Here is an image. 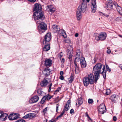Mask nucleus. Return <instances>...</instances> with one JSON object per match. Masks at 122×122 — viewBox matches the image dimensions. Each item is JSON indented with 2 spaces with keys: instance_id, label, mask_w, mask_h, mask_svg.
I'll list each match as a JSON object with an SVG mask.
<instances>
[{
  "instance_id": "obj_63",
  "label": "nucleus",
  "mask_w": 122,
  "mask_h": 122,
  "mask_svg": "<svg viewBox=\"0 0 122 122\" xmlns=\"http://www.w3.org/2000/svg\"><path fill=\"white\" fill-rule=\"evenodd\" d=\"M85 115L86 116H87V117H89V116L88 115V113L86 112L85 113Z\"/></svg>"
},
{
  "instance_id": "obj_9",
  "label": "nucleus",
  "mask_w": 122,
  "mask_h": 122,
  "mask_svg": "<svg viewBox=\"0 0 122 122\" xmlns=\"http://www.w3.org/2000/svg\"><path fill=\"white\" fill-rule=\"evenodd\" d=\"M92 5L91 6V8L92 9V12L94 13L96 10L97 5L96 3V0H92L91 2Z\"/></svg>"
},
{
  "instance_id": "obj_20",
  "label": "nucleus",
  "mask_w": 122,
  "mask_h": 122,
  "mask_svg": "<svg viewBox=\"0 0 122 122\" xmlns=\"http://www.w3.org/2000/svg\"><path fill=\"white\" fill-rule=\"evenodd\" d=\"M52 61V60L49 59H47L45 60V64L46 67H49L51 66Z\"/></svg>"
},
{
  "instance_id": "obj_18",
  "label": "nucleus",
  "mask_w": 122,
  "mask_h": 122,
  "mask_svg": "<svg viewBox=\"0 0 122 122\" xmlns=\"http://www.w3.org/2000/svg\"><path fill=\"white\" fill-rule=\"evenodd\" d=\"M113 5V4L111 0H109L107 3H106V6L108 8L112 9Z\"/></svg>"
},
{
  "instance_id": "obj_4",
  "label": "nucleus",
  "mask_w": 122,
  "mask_h": 122,
  "mask_svg": "<svg viewBox=\"0 0 122 122\" xmlns=\"http://www.w3.org/2000/svg\"><path fill=\"white\" fill-rule=\"evenodd\" d=\"M36 23L37 24H40V27L41 29L39 30V32L40 34L41 33L44 32L43 31L41 32V30H46L47 25L45 23L43 22H41L39 20L37 21Z\"/></svg>"
},
{
  "instance_id": "obj_60",
  "label": "nucleus",
  "mask_w": 122,
  "mask_h": 122,
  "mask_svg": "<svg viewBox=\"0 0 122 122\" xmlns=\"http://www.w3.org/2000/svg\"><path fill=\"white\" fill-rule=\"evenodd\" d=\"M88 117V118L89 121L90 122H92V120L90 117L89 116V117Z\"/></svg>"
},
{
  "instance_id": "obj_25",
  "label": "nucleus",
  "mask_w": 122,
  "mask_h": 122,
  "mask_svg": "<svg viewBox=\"0 0 122 122\" xmlns=\"http://www.w3.org/2000/svg\"><path fill=\"white\" fill-rule=\"evenodd\" d=\"M116 9L117 11L119 14L121 15H122V8L117 5Z\"/></svg>"
},
{
  "instance_id": "obj_39",
  "label": "nucleus",
  "mask_w": 122,
  "mask_h": 122,
  "mask_svg": "<svg viewBox=\"0 0 122 122\" xmlns=\"http://www.w3.org/2000/svg\"><path fill=\"white\" fill-rule=\"evenodd\" d=\"M68 80L70 83H71L73 81L72 76H71L70 77L68 78Z\"/></svg>"
},
{
  "instance_id": "obj_58",
  "label": "nucleus",
  "mask_w": 122,
  "mask_h": 122,
  "mask_svg": "<svg viewBox=\"0 0 122 122\" xmlns=\"http://www.w3.org/2000/svg\"><path fill=\"white\" fill-rule=\"evenodd\" d=\"M29 1L32 2H35L36 0H28Z\"/></svg>"
},
{
  "instance_id": "obj_35",
  "label": "nucleus",
  "mask_w": 122,
  "mask_h": 122,
  "mask_svg": "<svg viewBox=\"0 0 122 122\" xmlns=\"http://www.w3.org/2000/svg\"><path fill=\"white\" fill-rule=\"evenodd\" d=\"M44 71L46 72L47 73L45 74V75L46 76V75H49L50 73V72L51 71L49 69H47L46 70Z\"/></svg>"
},
{
  "instance_id": "obj_8",
  "label": "nucleus",
  "mask_w": 122,
  "mask_h": 122,
  "mask_svg": "<svg viewBox=\"0 0 122 122\" xmlns=\"http://www.w3.org/2000/svg\"><path fill=\"white\" fill-rule=\"evenodd\" d=\"M81 12H82V9L81 8H80V9H79V6L77 10L76 13V17L78 20H80L81 18Z\"/></svg>"
},
{
  "instance_id": "obj_59",
  "label": "nucleus",
  "mask_w": 122,
  "mask_h": 122,
  "mask_svg": "<svg viewBox=\"0 0 122 122\" xmlns=\"http://www.w3.org/2000/svg\"><path fill=\"white\" fill-rule=\"evenodd\" d=\"M60 74L61 76H62V75L63 74V72L62 71H61L60 72Z\"/></svg>"
},
{
  "instance_id": "obj_47",
  "label": "nucleus",
  "mask_w": 122,
  "mask_h": 122,
  "mask_svg": "<svg viewBox=\"0 0 122 122\" xmlns=\"http://www.w3.org/2000/svg\"><path fill=\"white\" fill-rule=\"evenodd\" d=\"M110 48L109 47H108L107 48L108 50L107 51V53L108 54H110L111 53V51L110 49Z\"/></svg>"
},
{
  "instance_id": "obj_42",
  "label": "nucleus",
  "mask_w": 122,
  "mask_h": 122,
  "mask_svg": "<svg viewBox=\"0 0 122 122\" xmlns=\"http://www.w3.org/2000/svg\"><path fill=\"white\" fill-rule=\"evenodd\" d=\"M110 89H108L106 90V94L107 95H109L110 93Z\"/></svg>"
},
{
  "instance_id": "obj_27",
  "label": "nucleus",
  "mask_w": 122,
  "mask_h": 122,
  "mask_svg": "<svg viewBox=\"0 0 122 122\" xmlns=\"http://www.w3.org/2000/svg\"><path fill=\"white\" fill-rule=\"evenodd\" d=\"M37 92L39 95L42 96L44 93V92L41 91V88H39L37 90Z\"/></svg>"
},
{
  "instance_id": "obj_45",
  "label": "nucleus",
  "mask_w": 122,
  "mask_h": 122,
  "mask_svg": "<svg viewBox=\"0 0 122 122\" xmlns=\"http://www.w3.org/2000/svg\"><path fill=\"white\" fill-rule=\"evenodd\" d=\"M52 85V83H51L49 85V90L48 91L49 92H50L51 91V87Z\"/></svg>"
},
{
  "instance_id": "obj_51",
  "label": "nucleus",
  "mask_w": 122,
  "mask_h": 122,
  "mask_svg": "<svg viewBox=\"0 0 122 122\" xmlns=\"http://www.w3.org/2000/svg\"><path fill=\"white\" fill-rule=\"evenodd\" d=\"M74 113V110L73 109H71L70 111V113L72 114V113Z\"/></svg>"
},
{
  "instance_id": "obj_30",
  "label": "nucleus",
  "mask_w": 122,
  "mask_h": 122,
  "mask_svg": "<svg viewBox=\"0 0 122 122\" xmlns=\"http://www.w3.org/2000/svg\"><path fill=\"white\" fill-rule=\"evenodd\" d=\"M13 114H11L8 116V118L10 120H14V117Z\"/></svg>"
},
{
  "instance_id": "obj_54",
  "label": "nucleus",
  "mask_w": 122,
  "mask_h": 122,
  "mask_svg": "<svg viewBox=\"0 0 122 122\" xmlns=\"http://www.w3.org/2000/svg\"><path fill=\"white\" fill-rule=\"evenodd\" d=\"M113 120L114 121H116L117 120V118L116 116H114L113 117Z\"/></svg>"
},
{
  "instance_id": "obj_55",
  "label": "nucleus",
  "mask_w": 122,
  "mask_h": 122,
  "mask_svg": "<svg viewBox=\"0 0 122 122\" xmlns=\"http://www.w3.org/2000/svg\"><path fill=\"white\" fill-rule=\"evenodd\" d=\"M59 104H56V111L57 112V110L59 108Z\"/></svg>"
},
{
  "instance_id": "obj_62",
  "label": "nucleus",
  "mask_w": 122,
  "mask_h": 122,
  "mask_svg": "<svg viewBox=\"0 0 122 122\" xmlns=\"http://www.w3.org/2000/svg\"><path fill=\"white\" fill-rule=\"evenodd\" d=\"M119 66L121 68V69L122 70V64L119 65Z\"/></svg>"
},
{
  "instance_id": "obj_5",
  "label": "nucleus",
  "mask_w": 122,
  "mask_h": 122,
  "mask_svg": "<svg viewBox=\"0 0 122 122\" xmlns=\"http://www.w3.org/2000/svg\"><path fill=\"white\" fill-rule=\"evenodd\" d=\"M51 35L50 33H47L45 35L43 42V44H48L51 39Z\"/></svg>"
},
{
  "instance_id": "obj_34",
  "label": "nucleus",
  "mask_w": 122,
  "mask_h": 122,
  "mask_svg": "<svg viewBox=\"0 0 122 122\" xmlns=\"http://www.w3.org/2000/svg\"><path fill=\"white\" fill-rule=\"evenodd\" d=\"M14 120H15L19 117V114H13Z\"/></svg>"
},
{
  "instance_id": "obj_7",
  "label": "nucleus",
  "mask_w": 122,
  "mask_h": 122,
  "mask_svg": "<svg viewBox=\"0 0 122 122\" xmlns=\"http://www.w3.org/2000/svg\"><path fill=\"white\" fill-rule=\"evenodd\" d=\"M42 9L41 5L40 4L36 3L35 4L33 11L35 12L41 11Z\"/></svg>"
},
{
  "instance_id": "obj_23",
  "label": "nucleus",
  "mask_w": 122,
  "mask_h": 122,
  "mask_svg": "<svg viewBox=\"0 0 122 122\" xmlns=\"http://www.w3.org/2000/svg\"><path fill=\"white\" fill-rule=\"evenodd\" d=\"M74 67L75 72L76 74H77L79 72V68L77 64L75 62Z\"/></svg>"
},
{
  "instance_id": "obj_41",
  "label": "nucleus",
  "mask_w": 122,
  "mask_h": 122,
  "mask_svg": "<svg viewBox=\"0 0 122 122\" xmlns=\"http://www.w3.org/2000/svg\"><path fill=\"white\" fill-rule=\"evenodd\" d=\"M45 97H43L42 98L41 101V104H43L45 102V101L46 100Z\"/></svg>"
},
{
  "instance_id": "obj_37",
  "label": "nucleus",
  "mask_w": 122,
  "mask_h": 122,
  "mask_svg": "<svg viewBox=\"0 0 122 122\" xmlns=\"http://www.w3.org/2000/svg\"><path fill=\"white\" fill-rule=\"evenodd\" d=\"M64 112H62V113L59 116H58L56 119V120H57L58 119L60 118L64 114Z\"/></svg>"
},
{
  "instance_id": "obj_6",
  "label": "nucleus",
  "mask_w": 122,
  "mask_h": 122,
  "mask_svg": "<svg viewBox=\"0 0 122 122\" xmlns=\"http://www.w3.org/2000/svg\"><path fill=\"white\" fill-rule=\"evenodd\" d=\"M106 109L105 105L103 104H101L99 109V112L100 114H103L106 112Z\"/></svg>"
},
{
  "instance_id": "obj_16",
  "label": "nucleus",
  "mask_w": 122,
  "mask_h": 122,
  "mask_svg": "<svg viewBox=\"0 0 122 122\" xmlns=\"http://www.w3.org/2000/svg\"><path fill=\"white\" fill-rule=\"evenodd\" d=\"M70 100H68L66 102L65 106H64L63 112L65 113V112L67 111L69 109L70 103Z\"/></svg>"
},
{
  "instance_id": "obj_36",
  "label": "nucleus",
  "mask_w": 122,
  "mask_h": 122,
  "mask_svg": "<svg viewBox=\"0 0 122 122\" xmlns=\"http://www.w3.org/2000/svg\"><path fill=\"white\" fill-rule=\"evenodd\" d=\"M64 112H62V113L59 116H58L56 119V120H57L58 119L60 118L64 114Z\"/></svg>"
},
{
  "instance_id": "obj_22",
  "label": "nucleus",
  "mask_w": 122,
  "mask_h": 122,
  "mask_svg": "<svg viewBox=\"0 0 122 122\" xmlns=\"http://www.w3.org/2000/svg\"><path fill=\"white\" fill-rule=\"evenodd\" d=\"M34 117L33 114L32 113H29L27 114L23 117L24 119L28 118H31Z\"/></svg>"
},
{
  "instance_id": "obj_50",
  "label": "nucleus",
  "mask_w": 122,
  "mask_h": 122,
  "mask_svg": "<svg viewBox=\"0 0 122 122\" xmlns=\"http://www.w3.org/2000/svg\"><path fill=\"white\" fill-rule=\"evenodd\" d=\"M61 90V87H58L57 89L55 91V92H59Z\"/></svg>"
},
{
  "instance_id": "obj_24",
  "label": "nucleus",
  "mask_w": 122,
  "mask_h": 122,
  "mask_svg": "<svg viewBox=\"0 0 122 122\" xmlns=\"http://www.w3.org/2000/svg\"><path fill=\"white\" fill-rule=\"evenodd\" d=\"M47 45H45L44 47L43 48V50L44 51H47L49 50L50 49V45L48 43L46 44Z\"/></svg>"
},
{
  "instance_id": "obj_1",
  "label": "nucleus",
  "mask_w": 122,
  "mask_h": 122,
  "mask_svg": "<svg viewBox=\"0 0 122 122\" xmlns=\"http://www.w3.org/2000/svg\"><path fill=\"white\" fill-rule=\"evenodd\" d=\"M94 80L96 81L94 76L92 74L88 75L87 76L84 77L83 79V83L84 86H87L89 84H92L94 83Z\"/></svg>"
},
{
  "instance_id": "obj_12",
  "label": "nucleus",
  "mask_w": 122,
  "mask_h": 122,
  "mask_svg": "<svg viewBox=\"0 0 122 122\" xmlns=\"http://www.w3.org/2000/svg\"><path fill=\"white\" fill-rule=\"evenodd\" d=\"M80 55V50L79 49H77L76 51V58L74 62H75L76 63V62L79 61Z\"/></svg>"
},
{
  "instance_id": "obj_26",
  "label": "nucleus",
  "mask_w": 122,
  "mask_h": 122,
  "mask_svg": "<svg viewBox=\"0 0 122 122\" xmlns=\"http://www.w3.org/2000/svg\"><path fill=\"white\" fill-rule=\"evenodd\" d=\"M67 55H68V58L70 59L71 58L73 55V52L72 51H68Z\"/></svg>"
},
{
  "instance_id": "obj_57",
  "label": "nucleus",
  "mask_w": 122,
  "mask_h": 122,
  "mask_svg": "<svg viewBox=\"0 0 122 122\" xmlns=\"http://www.w3.org/2000/svg\"><path fill=\"white\" fill-rule=\"evenodd\" d=\"M105 16L107 17H108L109 15H107L106 14H105V13H102Z\"/></svg>"
},
{
  "instance_id": "obj_61",
  "label": "nucleus",
  "mask_w": 122,
  "mask_h": 122,
  "mask_svg": "<svg viewBox=\"0 0 122 122\" xmlns=\"http://www.w3.org/2000/svg\"><path fill=\"white\" fill-rule=\"evenodd\" d=\"M56 120H51L49 121V122H56Z\"/></svg>"
},
{
  "instance_id": "obj_31",
  "label": "nucleus",
  "mask_w": 122,
  "mask_h": 122,
  "mask_svg": "<svg viewBox=\"0 0 122 122\" xmlns=\"http://www.w3.org/2000/svg\"><path fill=\"white\" fill-rule=\"evenodd\" d=\"M78 104L79 106L81 105L83 103V101L81 98H79L78 100Z\"/></svg>"
},
{
  "instance_id": "obj_3",
  "label": "nucleus",
  "mask_w": 122,
  "mask_h": 122,
  "mask_svg": "<svg viewBox=\"0 0 122 122\" xmlns=\"http://www.w3.org/2000/svg\"><path fill=\"white\" fill-rule=\"evenodd\" d=\"M33 16L34 19L36 21L39 20H43L44 19L45 17L44 12L41 11L34 12Z\"/></svg>"
},
{
  "instance_id": "obj_64",
  "label": "nucleus",
  "mask_w": 122,
  "mask_h": 122,
  "mask_svg": "<svg viewBox=\"0 0 122 122\" xmlns=\"http://www.w3.org/2000/svg\"><path fill=\"white\" fill-rule=\"evenodd\" d=\"M78 33H76L75 34V36L76 37H78Z\"/></svg>"
},
{
  "instance_id": "obj_19",
  "label": "nucleus",
  "mask_w": 122,
  "mask_h": 122,
  "mask_svg": "<svg viewBox=\"0 0 122 122\" xmlns=\"http://www.w3.org/2000/svg\"><path fill=\"white\" fill-rule=\"evenodd\" d=\"M99 35L100 40L102 41L106 39V34L105 33L102 32L100 33Z\"/></svg>"
},
{
  "instance_id": "obj_14",
  "label": "nucleus",
  "mask_w": 122,
  "mask_h": 122,
  "mask_svg": "<svg viewBox=\"0 0 122 122\" xmlns=\"http://www.w3.org/2000/svg\"><path fill=\"white\" fill-rule=\"evenodd\" d=\"M80 63L81 66L82 68H85L86 67V63L84 57H81V58Z\"/></svg>"
},
{
  "instance_id": "obj_13",
  "label": "nucleus",
  "mask_w": 122,
  "mask_h": 122,
  "mask_svg": "<svg viewBox=\"0 0 122 122\" xmlns=\"http://www.w3.org/2000/svg\"><path fill=\"white\" fill-rule=\"evenodd\" d=\"M8 115L6 113H4L2 111H0V119H1L2 120L5 121L7 119Z\"/></svg>"
},
{
  "instance_id": "obj_43",
  "label": "nucleus",
  "mask_w": 122,
  "mask_h": 122,
  "mask_svg": "<svg viewBox=\"0 0 122 122\" xmlns=\"http://www.w3.org/2000/svg\"><path fill=\"white\" fill-rule=\"evenodd\" d=\"M65 42L68 43H69L71 42V41L70 39H66L65 41Z\"/></svg>"
},
{
  "instance_id": "obj_44",
  "label": "nucleus",
  "mask_w": 122,
  "mask_h": 122,
  "mask_svg": "<svg viewBox=\"0 0 122 122\" xmlns=\"http://www.w3.org/2000/svg\"><path fill=\"white\" fill-rule=\"evenodd\" d=\"M68 48L70 49H68V51H72V46H71L69 45L68 46Z\"/></svg>"
},
{
  "instance_id": "obj_11",
  "label": "nucleus",
  "mask_w": 122,
  "mask_h": 122,
  "mask_svg": "<svg viewBox=\"0 0 122 122\" xmlns=\"http://www.w3.org/2000/svg\"><path fill=\"white\" fill-rule=\"evenodd\" d=\"M39 98L38 96H35L32 97L29 100V102L30 103H33L37 102L39 100Z\"/></svg>"
},
{
  "instance_id": "obj_28",
  "label": "nucleus",
  "mask_w": 122,
  "mask_h": 122,
  "mask_svg": "<svg viewBox=\"0 0 122 122\" xmlns=\"http://www.w3.org/2000/svg\"><path fill=\"white\" fill-rule=\"evenodd\" d=\"M105 66H104L103 68L102 69L103 71L102 72H101V73H102L103 76L104 78H105L106 77V71H105Z\"/></svg>"
},
{
  "instance_id": "obj_49",
  "label": "nucleus",
  "mask_w": 122,
  "mask_h": 122,
  "mask_svg": "<svg viewBox=\"0 0 122 122\" xmlns=\"http://www.w3.org/2000/svg\"><path fill=\"white\" fill-rule=\"evenodd\" d=\"M106 68L107 71L109 72L110 71L111 69L109 68L108 66L107 65H106Z\"/></svg>"
},
{
  "instance_id": "obj_21",
  "label": "nucleus",
  "mask_w": 122,
  "mask_h": 122,
  "mask_svg": "<svg viewBox=\"0 0 122 122\" xmlns=\"http://www.w3.org/2000/svg\"><path fill=\"white\" fill-rule=\"evenodd\" d=\"M53 31L54 32H57L60 30V28L56 25H54L52 27Z\"/></svg>"
},
{
  "instance_id": "obj_10",
  "label": "nucleus",
  "mask_w": 122,
  "mask_h": 122,
  "mask_svg": "<svg viewBox=\"0 0 122 122\" xmlns=\"http://www.w3.org/2000/svg\"><path fill=\"white\" fill-rule=\"evenodd\" d=\"M46 8V10L49 12L51 13H53L55 11V9L53 5H47Z\"/></svg>"
},
{
  "instance_id": "obj_40",
  "label": "nucleus",
  "mask_w": 122,
  "mask_h": 122,
  "mask_svg": "<svg viewBox=\"0 0 122 122\" xmlns=\"http://www.w3.org/2000/svg\"><path fill=\"white\" fill-rule=\"evenodd\" d=\"M89 104H92L93 102V100L92 99H89L88 101Z\"/></svg>"
},
{
  "instance_id": "obj_46",
  "label": "nucleus",
  "mask_w": 122,
  "mask_h": 122,
  "mask_svg": "<svg viewBox=\"0 0 122 122\" xmlns=\"http://www.w3.org/2000/svg\"><path fill=\"white\" fill-rule=\"evenodd\" d=\"M47 108L48 107H46L43 110L42 112L43 113H44V114H45L46 113V111L47 110Z\"/></svg>"
},
{
  "instance_id": "obj_17",
  "label": "nucleus",
  "mask_w": 122,
  "mask_h": 122,
  "mask_svg": "<svg viewBox=\"0 0 122 122\" xmlns=\"http://www.w3.org/2000/svg\"><path fill=\"white\" fill-rule=\"evenodd\" d=\"M47 79V78H45L43 81L41 82L40 85L41 86L45 87L47 85L48 81Z\"/></svg>"
},
{
  "instance_id": "obj_32",
  "label": "nucleus",
  "mask_w": 122,
  "mask_h": 122,
  "mask_svg": "<svg viewBox=\"0 0 122 122\" xmlns=\"http://www.w3.org/2000/svg\"><path fill=\"white\" fill-rule=\"evenodd\" d=\"M62 30H60V32H61L62 34H61V35L63 36L64 38H65L66 37V33L64 31H62Z\"/></svg>"
},
{
  "instance_id": "obj_53",
  "label": "nucleus",
  "mask_w": 122,
  "mask_h": 122,
  "mask_svg": "<svg viewBox=\"0 0 122 122\" xmlns=\"http://www.w3.org/2000/svg\"><path fill=\"white\" fill-rule=\"evenodd\" d=\"M60 79L61 80H64V76H60Z\"/></svg>"
},
{
  "instance_id": "obj_29",
  "label": "nucleus",
  "mask_w": 122,
  "mask_h": 122,
  "mask_svg": "<svg viewBox=\"0 0 122 122\" xmlns=\"http://www.w3.org/2000/svg\"><path fill=\"white\" fill-rule=\"evenodd\" d=\"M118 97V96H116L115 95H112L111 97V100L113 101H115L117 99Z\"/></svg>"
},
{
  "instance_id": "obj_52",
  "label": "nucleus",
  "mask_w": 122,
  "mask_h": 122,
  "mask_svg": "<svg viewBox=\"0 0 122 122\" xmlns=\"http://www.w3.org/2000/svg\"><path fill=\"white\" fill-rule=\"evenodd\" d=\"M95 39L97 41H98L99 40H100L99 36H96L95 37Z\"/></svg>"
},
{
  "instance_id": "obj_56",
  "label": "nucleus",
  "mask_w": 122,
  "mask_h": 122,
  "mask_svg": "<svg viewBox=\"0 0 122 122\" xmlns=\"http://www.w3.org/2000/svg\"><path fill=\"white\" fill-rule=\"evenodd\" d=\"M64 61L65 59L64 58H63L61 61V63L62 64H63L64 63Z\"/></svg>"
},
{
  "instance_id": "obj_48",
  "label": "nucleus",
  "mask_w": 122,
  "mask_h": 122,
  "mask_svg": "<svg viewBox=\"0 0 122 122\" xmlns=\"http://www.w3.org/2000/svg\"><path fill=\"white\" fill-rule=\"evenodd\" d=\"M16 122H25V120L23 119L19 120L16 121Z\"/></svg>"
},
{
  "instance_id": "obj_2",
  "label": "nucleus",
  "mask_w": 122,
  "mask_h": 122,
  "mask_svg": "<svg viewBox=\"0 0 122 122\" xmlns=\"http://www.w3.org/2000/svg\"><path fill=\"white\" fill-rule=\"evenodd\" d=\"M102 64L100 63H97L93 67V71L94 72V77L96 81L98 79L99 75L101 73V71L102 66Z\"/></svg>"
},
{
  "instance_id": "obj_15",
  "label": "nucleus",
  "mask_w": 122,
  "mask_h": 122,
  "mask_svg": "<svg viewBox=\"0 0 122 122\" xmlns=\"http://www.w3.org/2000/svg\"><path fill=\"white\" fill-rule=\"evenodd\" d=\"M87 6V4L86 3L83 2L81 5L79 6V9H80V8L82 9V12L84 13L86 10Z\"/></svg>"
},
{
  "instance_id": "obj_33",
  "label": "nucleus",
  "mask_w": 122,
  "mask_h": 122,
  "mask_svg": "<svg viewBox=\"0 0 122 122\" xmlns=\"http://www.w3.org/2000/svg\"><path fill=\"white\" fill-rule=\"evenodd\" d=\"M43 97H45L46 100H50L51 97L50 96L47 95L44 96Z\"/></svg>"
},
{
  "instance_id": "obj_38",
  "label": "nucleus",
  "mask_w": 122,
  "mask_h": 122,
  "mask_svg": "<svg viewBox=\"0 0 122 122\" xmlns=\"http://www.w3.org/2000/svg\"><path fill=\"white\" fill-rule=\"evenodd\" d=\"M63 55V53L62 52L58 54V57L60 59H61V58L62 56Z\"/></svg>"
}]
</instances>
